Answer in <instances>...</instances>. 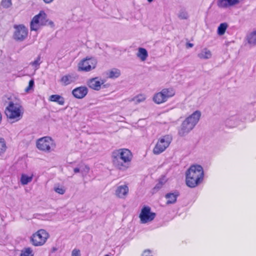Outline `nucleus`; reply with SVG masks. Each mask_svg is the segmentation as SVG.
<instances>
[{"mask_svg":"<svg viewBox=\"0 0 256 256\" xmlns=\"http://www.w3.org/2000/svg\"><path fill=\"white\" fill-rule=\"evenodd\" d=\"M111 158L112 163L116 168L125 171L130 168L133 155L130 150L122 148L114 150Z\"/></svg>","mask_w":256,"mask_h":256,"instance_id":"obj_1","label":"nucleus"},{"mask_svg":"<svg viewBox=\"0 0 256 256\" xmlns=\"http://www.w3.org/2000/svg\"><path fill=\"white\" fill-rule=\"evenodd\" d=\"M204 179V170L199 164L191 166L186 172V183L190 188H196L202 182Z\"/></svg>","mask_w":256,"mask_h":256,"instance_id":"obj_2","label":"nucleus"},{"mask_svg":"<svg viewBox=\"0 0 256 256\" xmlns=\"http://www.w3.org/2000/svg\"><path fill=\"white\" fill-rule=\"evenodd\" d=\"M50 26L51 27L54 26V22L50 20L47 14L44 10H40L32 18L30 28L31 31L37 32L45 26Z\"/></svg>","mask_w":256,"mask_h":256,"instance_id":"obj_3","label":"nucleus"},{"mask_svg":"<svg viewBox=\"0 0 256 256\" xmlns=\"http://www.w3.org/2000/svg\"><path fill=\"white\" fill-rule=\"evenodd\" d=\"M5 112L9 119L13 122H18L22 117L24 108L20 102H10Z\"/></svg>","mask_w":256,"mask_h":256,"instance_id":"obj_4","label":"nucleus"},{"mask_svg":"<svg viewBox=\"0 0 256 256\" xmlns=\"http://www.w3.org/2000/svg\"><path fill=\"white\" fill-rule=\"evenodd\" d=\"M172 138L170 134H166L160 136L152 150V152L158 155L164 152L170 146Z\"/></svg>","mask_w":256,"mask_h":256,"instance_id":"obj_5","label":"nucleus"},{"mask_svg":"<svg viewBox=\"0 0 256 256\" xmlns=\"http://www.w3.org/2000/svg\"><path fill=\"white\" fill-rule=\"evenodd\" d=\"M48 233L44 229H40L34 233L30 237V242L35 246H42L49 238Z\"/></svg>","mask_w":256,"mask_h":256,"instance_id":"obj_6","label":"nucleus"},{"mask_svg":"<svg viewBox=\"0 0 256 256\" xmlns=\"http://www.w3.org/2000/svg\"><path fill=\"white\" fill-rule=\"evenodd\" d=\"M36 147L40 150L50 152L54 149L56 144L51 138L44 136L37 140Z\"/></svg>","mask_w":256,"mask_h":256,"instance_id":"obj_7","label":"nucleus"},{"mask_svg":"<svg viewBox=\"0 0 256 256\" xmlns=\"http://www.w3.org/2000/svg\"><path fill=\"white\" fill-rule=\"evenodd\" d=\"M97 60L94 58H86L82 60L78 64V71L88 72L94 70L96 66Z\"/></svg>","mask_w":256,"mask_h":256,"instance_id":"obj_8","label":"nucleus"},{"mask_svg":"<svg viewBox=\"0 0 256 256\" xmlns=\"http://www.w3.org/2000/svg\"><path fill=\"white\" fill-rule=\"evenodd\" d=\"M13 38L18 42L24 40L28 36V28L24 24L14 25Z\"/></svg>","mask_w":256,"mask_h":256,"instance_id":"obj_9","label":"nucleus"},{"mask_svg":"<svg viewBox=\"0 0 256 256\" xmlns=\"http://www.w3.org/2000/svg\"><path fill=\"white\" fill-rule=\"evenodd\" d=\"M156 214L151 211L148 206L144 207L139 215L140 222L146 224L151 222L156 217Z\"/></svg>","mask_w":256,"mask_h":256,"instance_id":"obj_10","label":"nucleus"},{"mask_svg":"<svg viewBox=\"0 0 256 256\" xmlns=\"http://www.w3.org/2000/svg\"><path fill=\"white\" fill-rule=\"evenodd\" d=\"M105 80L99 77L89 79L87 81V85L90 88L95 90H100L104 84Z\"/></svg>","mask_w":256,"mask_h":256,"instance_id":"obj_11","label":"nucleus"},{"mask_svg":"<svg viewBox=\"0 0 256 256\" xmlns=\"http://www.w3.org/2000/svg\"><path fill=\"white\" fill-rule=\"evenodd\" d=\"M88 93V88L85 86H81L74 88L72 90L73 96L78 99L84 98Z\"/></svg>","mask_w":256,"mask_h":256,"instance_id":"obj_12","label":"nucleus"},{"mask_svg":"<svg viewBox=\"0 0 256 256\" xmlns=\"http://www.w3.org/2000/svg\"><path fill=\"white\" fill-rule=\"evenodd\" d=\"M194 126L190 124L186 120L182 123L178 130V134L184 136L188 134L193 128Z\"/></svg>","mask_w":256,"mask_h":256,"instance_id":"obj_13","label":"nucleus"},{"mask_svg":"<svg viewBox=\"0 0 256 256\" xmlns=\"http://www.w3.org/2000/svg\"><path fill=\"white\" fill-rule=\"evenodd\" d=\"M240 0H218L217 5L219 8H227L238 4Z\"/></svg>","mask_w":256,"mask_h":256,"instance_id":"obj_14","label":"nucleus"},{"mask_svg":"<svg viewBox=\"0 0 256 256\" xmlns=\"http://www.w3.org/2000/svg\"><path fill=\"white\" fill-rule=\"evenodd\" d=\"M78 79V76L76 74H68L63 76L60 80L62 84L64 86H67L75 82Z\"/></svg>","mask_w":256,"mask_h":256,"instance_id":"obj_15","label":"nucleus"},{"mask_svg":"<svg viewBox=\"0 0 256 256\" xmlns=\"http://www.w3.org/2000/svg\"><path fill=\"white\" fill-rule=\"evenodd\" d=\"M128 187L126 184L118 186L116 187L115 194L119 198H124L128 192Z\"/></svg>","mask_w":256,"mask_h":256,"instance_id":"obj_16","label":"nucleus"},{"mask_svg":"<svg viewBox=\"0 0 256 256\" xmlns=\"http://www.w3.org/2000/svg\"><path fill=\"white\" fill-rule=\"evenodd\" d=\"M201 116V112L199 110H196L190 116L188 117L186 120L190 124L194 127L198 122Z\"/></svg>","mask_w":256,"mask_h":256,"instance_id":"obj_17","label":"nucleus"},{"mask_svg":"<svg viewBox=\"0 0 256 256\" xmlns=\"http://www.w3.org/2000/svg\"><path fill=\"white\" fill-rule=\"evenodd\" d=\"M106 74L108 78L114 79L118 78L120 76L121 72L119 69L113 68L108 70L106 72Z\"/></svg>","mask_w":256,"mask_h":256,"instance_id":"obj_18","label":"nucleus"},{"mask_svg":"<svg viewBox=\"0 0 256 256\" xmlns=\"http://www.w3.org/2000/svg\"><path fill=\"white\" fill-rule=\"evenodd\" d=\"M248 43L251 46H256V30L248 33L246 36Z\"/></svg>","mask_w":256,"mask_h":256,"instance_id":"obj_19","label":"nucleus"},{"mask_svg":"<svg viewBox=\"0 0 256 256\" xmlns=\"http://www.w3.org/2000/svg\"><path fill=\"white\" fill-rule=\"evenodd\" d=\"M34 175L32 174H22L20 178V184L23 185H26L30 183L33 179Z\"/></svg>","mask_w":256,"mask_h":256,"instance_id":"obj_20","label":"nucleus"},{"mask_svg":"<svg viewBox=\"0 0 256 256\" xmlns=\"http://www.w3.org/2000/svg\"><path fill=\"white\" fill-rule=\"evenodd\" d=\"M198 56L200 59L208 60L212 58V53L210 50L204 48L198 54Z\"/></svg>","mask_w":256,"mask_h":256,"instance_id":"obj_21","label":"nucleus"},{"mask_svg":"<svg viewBox=\"0 0 256 256\" xmlns=\"http://www.w3.org/2000/svg\"><path fill=\"white\" fill-rule=\"evenodd\" d=\"M137 57L142 62L145 61L148 57V52L146 49L139 48L136 54Z\"/></svg>","mask_w":256,"mask_h":256,"instance_id":"obj_22","label":"nucleus"},{"mask_svg":"<svg viewBox=\"0 0 256 256\" xmlns=\"http://www.w3.org/2000/svg\"><path fill=\"white\" fill-rule=\"evenodd\" d=\"M48 100L50 102H56L60 106H63L64 104V98L58 94H52L48 98Z\"/></svg>","mask_w":256,"mask_h":256,"instance_id":"obj_23","label":"nucleus"},{"mask_svg":"<svg viewBox=\"0 0 256 256\" xmlns=\"http://www.w3.org/2000/svg\"><path fill=\"white\" fill-rule=\"evenodd\" d=\"M161 91L162 92L166 100H167L169 98L174 96L176 93L174 89L172 88H165L162 89Z\"/></svg>","mask_w":256,"mask_h":256,"instance_id":"obj_24","label":"nucleus"},{"mask_svg":"<svg viewBox=\"0 0 256 256\" xmlns=\"http://www.w3.org/2000/svg\"><path fill=\"white\" fill-rule=\"evenodd\" d=\"M152 100L154 102L157 104H161L166 101L162 91L155 94L153 96Z\"/></svg>","mask_w":256,"mask_h":256,"instance_id":"obj_25","label":"nucleus"},{"mask_svg":"<svg viewBox=\"0 0 256 256\" xmlns=\"http://www.w3.org/2000/svg\"><path fill=\"white\" fill-rule=\"evenodd\" d=\"M178 194L176 193H168L166 195V204H174L176 202Z\"/></svg>","mask_w":256,"mask_h":256,"instance_id":"obj_26","label":"nucleus"},{"mask_svg":"<svg viewBox=\"0 0 256 256\" xmlns=\"http://www.w3.org/2000/svg\"><path fill=\"white\" fill-rule=\"evenodd\" d=\"M53 190L56 193L61 195L64 194L66 192L65 186L60 184H54Z\"/></svg>","mask_w":256,"mask_h":256,"instance_id":"obj_27","label":"nucleus"},{"mask_svg":"<svg viewBox=\"0 0 256 256\" xmlns=\"http://www.w3.org/2000/svg\"><path fill=\"white\" fill-rule=\"evenodd\" d=\"M146 98V96L144 94H138L132 98L130 101H132L135 104H138L144 102Z\"/></svg>","mask_w":256,"mask_h":256,"instance_id":"obj_28","label":"nucleus"},{"mask_svg":"<svg viewBox=\"0 0 256 256\" xmlns=\"http://www.w3.org/2000/svg\"><path fill=\"white\" fill-rule=\"evenodd\" d=\"M8 149L6 142L4 138H0V156L4 154Z\"/></svg>","mask_w":256,"mask_h":256,"instance_id":"obj_29","label":"nucleus"},{"mask_svg":"<svg viewBox=\"0 0 256 256\" xmlns=\"http://www.w3.org/2000/svg\"><path fill=\"white\" fill-rule=\"evenodd\" d=\"M228 28V24L226 22L220 24L218 28L217 34L219 36H222L224 34L226 29Z\"/></svg>","mask_w":256,"mask_h":256,"instance_id":"obj_30","label":"nucleus"},{"mask_svg":"<svg viewBox=\"0 0 256 256\" xmlns=\"http://www.w3.org/2000/svg\"><path fill=\"white\" fill-rule=\"evenodd\" d=\"M34 252L30 248H25L22 250L20 256H34Z\"/></svg>","mask_w":256,"mask_h":256,"instance_id":"obj_31","label":"nucleus"},{"mask_svg":"<svg viewBox=\"0 0 256 256\" xmlns=\"http://www.w3.org/2000/svg\"><path fill=\"white\" fill-rule=\"evenodd\" d=\"M90 172V168L85 164H80V173L82 176H86Z\"/></svg>","mask_w":256,"mask_h":256,"instance_id":"obj_32","label":"nucleus"},{"mask_svg":"<svg viewBox=\"0 0 256 256\" xmlns=\"http://www.w3.org/2000/svg\"><path fill=\"white\" fill-rule=\"evenodd\" d=\"M178 16L180 19L182 20L187 19L188 17V12L185 10H180L178 12Z\"/></svg>","mask_w":256,"mask_h":256,"instance_id":"obj_33","label":"nucleus"},{"mask_svg":"<svg viewBox=\"0 0 256 256\" xmlns=\"http://www.w3.org/2000/svg\"><path fill=\"white\" fill-rule=\"evenodd\" d=\"M34 87V81L32 80L29 82L28 86L25 88L24 92L26 93L30 92L33 90Z\"/></svg>","mask_w":256,"mask_h":256,"instance_id":"obj_34","label":"nucleus"},{"mask_svg":"<svg viewBox=\"0 0 256 256\" xmlns=\"http://www.w3.org/2000/svg\"><path fill=\"white\" fill-rule=\"evenodd\" d=\"M40 64V58L38 56L34 62L31 63V64L35 68L36 70L38 69Z\"/></svg>","mask_w":256,"mask_h":256,"instance_id":"obj_35","label":"nucleus"},{"mask_svg":"<svg viewBox=\"0 0 256 256\" xmlns=\"http://www.w3.org/2000/svg\"><path fill=\"white\" fill-rule=\"evenodd\" d=\"M1 4L4 8H8L11 6L12 2L11 0H2Z\"/></svg>","mask_w":256,"mask_h":256,"instance_id":"obj_36","label":"nucleus"},{"mask_svg":"<svg viewBox=\"0 0 256 256\" xmlns=\"http://www.w3.org/2000/svg\"><path fill=\"white\" fill-rule=\"evenodd\" d=\"M164 184V182H163L162 180H160L153 188V192H156L160 189L162 188Z\"/></svg>","mask_w":256,"mask_h":256,"instance_id":"obj_37","label":"nucleus"},{"mask_svg":"<svg viewBox=\"0 0 256 256\" xmlns=\"http://www.w3.org/2000/svg\"><path fill=\"white\" fill-rule=\"evenodd\" d=\"M80 250L77 249H74L72 252L71 256H80Z\"/></svg>","mask_w":256,"mask_h":256,"instance_id":"obj_38","label":"nucleus"},{"mask_svg":"<svg viewBox=\"0 0 256 256\" xmlns=\"http://www.w3.org/2000/svg\"><path fill=\"white\" fill-rule=\"evenodd\" d=\"M74 171L76 174L80 172V164L78 167L75 168L74 169Z\"/></svg>","mask_w":256,"mask_h":256,"instance_id":"obj_39","label":"nucleus"},{"mask_svg":"<svg viewBox=\"0 0 256 256\" xmlns=\"http://www.w3.org/2000/svg\"><path fill=\"white\" fill-rule=\"evenodd\" d=\"M46 4H50L54 1V0H43Z\"/></svg>","mask_w":256,"mask_h":256,"instance_id":"obj_40","label":"nucleus"},{"mask_svg":"<svg viewBox=\"0 0 256 256\" xmlns=\"http://www.w3.org/2000/svg\"><path fill=\"white\" fill-rule=\"evenodd\" d=\"M148 2L150 3L154 1V0H146Z\"/></svg>","mask_w":256,"mask_h":256,"instance_id":"obj_41","label":"nucleus"},{"mask_svg":"<svg viewBox=\"0 0 256 256\" xmlns=\"http://www.w3.org/2000/svg\"><path fill=\"white\" fill-rule=\"evenodd\" d=\"M192 46V44H190V46Z\"/></svg>","mask_w":256,"mask_h":256,"instance_id":"obj_42","label":"nucleus"}]
</instances>
